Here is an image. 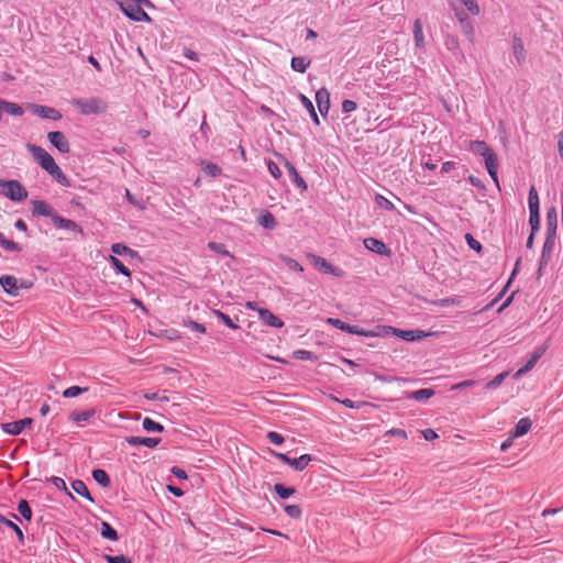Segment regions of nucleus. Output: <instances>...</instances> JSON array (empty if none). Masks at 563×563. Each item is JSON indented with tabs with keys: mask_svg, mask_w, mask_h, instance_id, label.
Wrapping results in <instances>:
<instances>
[{
	"mask_svg": "<svg viewBox=\"0 0 563 563\" xmlns=\"http://www.w3.org/2000/svg\"><path fill=\"white\" fill-rule=\"evenodd\" d=\"M470 151H472L474 154L483 156L485 158V166L489 174V176L498 183L497 178V168H498V159L493 151L488 146V144L484 141H472L470 143Z\"/></svg>",
	"mask_w": 563,
	"mask_h": 563,
	"instance_id": "1",
	"label": "nucleus"
},
{
	"mask_svg": "<svg viewBox=\"0 0 563 563\" xmlns=\"http://www.w3.org/2000/svg\"><path fill=\"white\" fill-rule=\"evenodd\" d=\"M118 4L123 13L133 21H152L150 15L143 9V7H154L150 0H120Z\"/></svg>",
	"mask_w": 563,
	"mask_h": 563,
	"instance_id": "2",
	"label": "nucleus"
},
{
	"mask_svg": "<svg viewBox=\"0 0 563 563\" xmlns=\"http://www.w3.org/2000/svg\"><path fill=\"white\" fill-rule=\"evenodd\" d=\"M70 103L75 106L84 115L101 114L104 113L108 109L107 102L99 97L73 99Z\"/></svg>",
	"mask_w": 563,
	"mask_h": 563,
	"instance_id": "3",
	"label": "nucleus"
},
{
	"mask_svg": "<svg viewBox=\"0 0 563 563\" xmlns=\"http://www.w3.org/2000/svg\"><path fill=\"white\" fill-rule=\"evenodd\" d=\"M0 195L12 201H22L27 198V191L19 180L0 179Z\"/></svg>",
	"mask_w": 563,
	"mask_h": 563,
	"instance_id": "4",
	"label": "nucleus"
},
{
	"mask_svg": "<svg viewBox=\"0 0 563 563\" xmlns=\"http://www.w3.org/2000/svg\"><path fill=\"white\" fill-rule=\"evenodd\" d=\"M26 150L31 153L34 161L47 173L56 165L53 156L47 153L43 147L27 143Z\"/></svg>",
	"mask_w": 563,
	"mask_h": 563,
	"instance_id": "5",
	"label": "nucleus"
},
{
	"mask_svg": "<svg viewBox=\"0 0 563 563\" xmlns=\"http://www.w3.org/2000/svg\"><path fill=\"white\" fill-rule=\"evenodd\" d=\"M0 285L3 287V290L10 295V296H18L19 295V290L21 288H29L31 286L25 284V283H21L19 284V280L16 277L14 276H11V275H2L0 277Z\"/></svg>",
	"mask_w": 563,
	"mask_h": 563,
	"instance_id": "6",
	"label": "nucleus"
},
{
	"mask_svg": "<svg viewBox=\"0 0 563 563\" xmlns=\"http://www.w3.org/2000/svg\"><path fill=\"white\" fill-rule=\"evenodd\" d=\"M308 258L311 261V263L317 268H319L321 272H323L325 274H331V275H334V276H341L342 275L340 268L333 266L330 262H328L325 258H323L321 256H318V255L309 253L308 254Z\"/></svg>",
	"mask_w": 563,
	"mask_h": 563,
	"instance_id": "7",
	"label": "nucleus"
},
{
	"mask_svg": "<svg viewBox=\"0 0 563 563\" xmlns=\"http://www.w3.org/2000/svg\"><path fill=\"white\" fill-rule=\"evenodd\" d=\"M47 139L49 143L56 147L60 153L67 154L70 151V145L65 134L60 131L48 132Z\"/></svg>",
	"mask_w": 563,
	"mask_h": 563,
	"instance_id": "8",
	"label": "nucleus"
},
{
	"mask_svg": "<svg viewBox=\"0 0 563 563\" xmlns=\"http://www.w3.org/2000/svg\"><path fill=\"white\" fill-rule=\"evenodd\" d=\"M32 213L36 217H48L54 220L57 216L53 207L44 200H32Z\"/></svg>",
	"mask_w": 563,
	"mask_h": 563,
	"instance_id": "9",
	"label": "nucleus"
},
{
	"mask_svg": "<svg viewBox=\"0 0 563 563\" xmlns=\"http://www.w3.org/2000/svg\"><path fill=\"white\" fill-rule=\"evenodd\" d=\"M31 111L34 115L40 118L48 119V120H60L62 114L58 110L52 107L41 106V104H31Z\"/></svg>",
	"mask_w": 563,
	"mask_h": 563,
	"instance_id": "10",
	"label": "nucleus"
},
{
	"mask_svg": "<svg viewBox=\"0 0 563 563\" xmlns=\"http://www.w3.org/2000/svg\"><path fill=\"white\" fill-rule=\"evenodd\" d=\"M555 235H547L545 241L543 243L542 253L540 257V265H539V272L548 265L549 261L551 260L553 250L555 247Z\"/></svg>",
	"mask_w": 563,
	"mask_h": 563,
	"instance_id": "11",
	"label": "nucleus"
},
{
	"mask_svg": "<svg viewBox=\"0 0 563 563\" xmlns=\"http://www.w3.org/2000/svg\"><path fill=\"white\" fill-rule=\"evenodd\" d=\"M328 322L330 324H332L333 327H335L336 329H340V330H342L344 332H347V333L358 334V335H364V336H372L373 335V333L364 331L363 329H360L357 325H351L349 323H345L344 321H342L340 319L330 318L328 320Z\"/></svg>",
	"mask_w": 563,
	"mask_h": 563,
	"instance_id": "12",
	"label": "nucleus"
},
{
	"mask_svg": "<svg viewBox=\"0 0 563 563\" xmlns=\"http://www.w3.org/2000/svg\"><path fill=\"white\" fill-rule=\"evenodd\" d=\"M33 422L32 418H24L18 421L8 422L2 424V430L9 434L18 435L25 427L31 426Z\"/></svg>",
	"mask_w": 563,
	"mask_h": 563,
	"instance_id": "13",
	"label": "nucleus"
},
{
	"mask_svg": "<svg viewBox=\"0 0 563 563\" xmlns=\"http://www.w3.org/2000/svg\"><path fill=\"white\" fill-rule=\"evenodd\" d=\"M53 222L57 229H63L70 232L84 234L82 228L79 224H77L74 220L66 219L57 214L56 217H54Z\"/></svg>",
	"mask_w": 563,
	"mask_h": 563,
	"instance_id": "14",
	"label": "nucleus"
},
{
	"mask_svg": "<svg viewBox=\"0 0 563 563\" xmlns=\"http://www.w3.org/2000/svg\"><path fill=\"white\" fill-rule=\"evenodd\" d=\"M544 353V349L543 347H538L530 356V358L527 361V363L521 367L519 368L514 377L515 378H519L521 377L522 375H525L526 373H528L529 371H531L536 364L538 363V361L541 358V356L543 355Z\"/></svg>",
	"mask_w": 563,
	"mask_h": 563,
	"instance_id": "15",
	"label": "nucleus"
},
{
	"mask_svg": "<svg viewBox=\"0 0 563 563\" xmlns=\"http://www.w3.org/2000/svg\"><path fill=\"white\" fill-rule=\"evenodd\" d=\"M95 415V408H89L82 411L74 410L69 413V420L75 422L77 426L82 427L85 423L89 422Z\"/></svg>",
	"mask_w": 563,
	"mask_h": 563,
	"instance_id": "16",
	"label": "nucleus"
},
{
	"mask_svg": "<svg viewBox=\"0 0 563 563\" xmlns=\"http://www.w3.org/2000/svg\"><path fill=\"white\" fill-rule=\"evenodd\" d=\"M316 102L321 115H327L330 109V93L327 88H320L316 92Z\"/></svg>",
	"mask_w": 563,
	"mask_h": 563,
	"instance_id": "17",
	"label": "nucleus"
},
{
	"mask_svg": "<svg viewBox=\"0 0 563 563\" xmlns=\"http://www.w3.org/2000/svg\"><path fill=\"white\" fill-rule=\"evenodd\" d=\"M364 246L367 250H369L374 253H377L379 255H389L390 254V251L388 250L386 244L383 241L375 239V238H366L364 240Z\"/></svg>",
	"mask_w": 563,
	"mask_h": 563,
	"instance_id": "18",
	"label": "nucleus"
},
{
	"mask_svg": "<svg viewBox=\"0 0 563 563\" xmlns=\"http://www.w3.org/2000/svg\"><path fill=\"white\" fill-rule=\"evenodd\" d=\"M258 316L261 321L269 327L273 328H282L284 325V322L275 316L273 312H271L268 309L261 308L258 309Z\"/></svg>",
	"mask_w": 563,
	"mask_h": 563,
	"instance_id": "19",
	"label": "nucleus"
},
{
	"mask_svg": "<svg viewBox=\"0 0 563 563\" xmlns=\"http://www.w3.org/2000/svg\"><path fill=\"white\" fill-rule=\"evenodd\" d=\"M161 438H142V437H129L126 438V442L132 445H144L146 448L153 449L161 443Z\"/></svg>",
	"mask_w": 563,
	"mask_h": 563,
	"instance_id": "20",
	"label": "nucleus"
},
{
	"mask_svg": "<svg viewBox=\"0 0 563 563\" xmlns=\"http://www.w3.org/2000/svg\"><path fill=\"white\" fill-rule=\"evenodd\" d=\"M512 53L518 65H521L526 60V49L522 40L514 35L512 37Z\"/></svg>",
	"mask_w": 563,
	"mask_h": 563,
	"instance_id": "21",
	"label": "nucleus"
},
{
	"mask_svg": "<svg viewBox=\"0 0 563 563\" xmlns=\"http://www.w3.org/2000/svg\"><path fill=\"white\" fill-rule=\"evenodd\" d=\"M284 166L286 167L289 176L292 178V181L295 183V185L298 188H300L302 190H306L307 189V184L303 180V178L299 175V173L297 172L295 165L292 163H290L289 161L285 159L284 161Z\"/></svg>",
	"mask_w": 563,
	"mask_h": 563,
	"instance_id": "22",
	"label": "nucleus"
},
{
	"mask_svg": "<svg viewBox=\"0 0 563 563\" xmlns=\"http://www.w3.org/2000/svg\"><path fill=\"white\" fill-rule=\"evenodd\" d=\"M558 229V212L554 207H551L547 212V235L556 236Z\"/></svg>",
	"mask_w": 563,
	"mask_h": 563,
	"instance_id": "23",
	"label": "nucleus"
},
{
	"mask_svg": "<svg viewBox=\"0 0 563 563\" xmlns=\"http://www.w3.org/2000/svg\"><path fill=\"white\" fill-rule=\"evenodd\" d=\"M531 420L529 418H521L511 431L512 438H519L527 434L531 428Z\"/></svg>",
	"mask_w": 563,
	"mask_h": 563,
	"instance_id": "24",
	"label": "nucleus"
},
{
	"mask_svg": "<svg viewBox=\"0 0 563 563\" xmlns=\"http://www.w3.org/2000/svg\"><path fill=\"white\" fill-rule=\"evenodd\" d=\"M434 395L432 388H423L407 394V398L416 401H426Z\"/></svg>",
	"mask_w": 563,
	"mask_h": 563,
	"instance_id": "25",
	"label": "nucleus"
},
{
	"mask_svg": "<svg viewBox=\"0 0 563 563\" xmlns=\"http://www.w3.org/2000/svg\"><path fill=\"white\" fill-rule=\"evenodd\" d=\"M456 18L459 22L461 23L463 32L468 36L472 37L474 33V27L472 22L470 21L467 14L463 11L456 12Z\"/></svg>",
	"mask_w": 563,
	"mask_h": 563,
	"instance_id": "26",
	"label": "nucleus"
},
{
	"mask_svg": "<svg viewBox=\"0 0 563 563\" xmlns=\"http://www.w3.org/2000/svg\"><path fill=\"white\" fill-rule=\"evenodd\" d=\"M0 107L2 109V113L7 112L11 115H22L23 114V109L18 103L9 102V101L1 99Z\"/></svg>",
	"mask_w": 563,
	"mask_h": 563,
	"instance_id": "27",
	"label": "nucleus"
},
{
	"mask_svg": "<svg viewBox=\"0 0 563 563\" xmlns=\"http://www.w3.org/2000/svg\"><path fill=\"white\" fill-rule=\"evenodd\" d=\"M299 99H300V102L301 104L307 109V112H309L312 121L314 122L316 125H319L320 124V120H319V117L314 110V107H313V103L312 101L306 97L305 95H299Z\"/></svg>",
	"mask_w": 563,
	"mask_h": 563,
	"instance_id": "28",
	"label": "nucleus"
},
{
	"mask_svg": "<svg viewBox=\"0 0 563 563\" xmlns=\"http://www.w3.org/2000/svg\"><path fill=\"white\" fill-rule=\"evenodd\" d=\"M312 457L309 454H302L298 459H290L289 466L292 467L296 471H303L307 465L311 462Z\"/></svg>",
	"mask_w": 563,
	"mask_h": 563,
	"instance_id": "29",
	"label": "nucleus"
},
{
	"mask_svg": "<svg viewBox=\"0 0 563 563\" xmlns=\"http://www.w3.org/2000/svg\"><path fill=\"white\" fill-rule=\"evenodd\" d=\"M100 534L102 538L111 541H117L119 539L118 532L107 521H101Z\"/></svg>",
	"mask_w": 563,
	"mask_h": 563,
	"instance_id": "30",
	"label": "nucleus"
},
{
	"mask_svg": "<svg viewBox=\"0 0 563 563\" xmlns=\"http://www.w3.org/2000/svg\"><path fill=\"white\" fill-rule=\"evenodd\" d=\"M71 488L76 494H78V495L85 497L86 499H88L89 501L93 503V498L91 497L86 484L82 481H80V479L74 481L71 483Z\"/></svg>",
	"mask_w": 563,
	"mask_h": 563,
	"instance_id": "31",
	"label": "nucleus"
},
{
	"mask_svg": "<svg viewBox=\"0 0 563 563\" xmlns=\"http://www.w3.org/2000/svg\"><path fill=\"white\" fill-rule=\"evenodd\" d=\"M413 38H415V43H416V46L419 47V48H423L424 47V37H423V33H422V24H421V21L419 19H417L413 23Z\"/></svg>",
	"mask_w": 563,
	"mask_h": 563,
	"instance_id": "32",
	"label": "nucleus"
},
{
	"mask_svg": "<svg viewBox=\"0 0 563 563\" xmlns=\"http://www.w3.org/2000/svg\"><path fill=\"white\" fill-rule=\"evenodd\" d=\"M290 65L295 71L305 73L310 65V60L301 56L292 57Z\"/></svg>",
	"mask_w": 563,
	"mask_h": 563,
	"instance_id": "33",
	"label": "nucleus"
},
{
	"mask_svg": "<svg viewBox=\"0 0 563 563\" xmlns=\"http://www.w3.org/2000/svg\"><path fill=\"white\" fill-rule=\"evenodd\" d=\"M200 165L203 173L209 177H217L221 174V168L214 163L201 161Z\"/></svg>",
	"mask_w": 563,
	"mask_h": 563,
	"instance_id": "34",
	"label": "nucleus"
},
{
	"mask_svg": "<svg viewBox=\"0 0 563 563\" xmlns=\"http://www.w3.org/2000/svg\"><path fill=\"white\" fill-rule=\"evenodd\" d=\"M111 252L113 254H118V255H128V256H131V257L137 256V252L136 251L128 247L126 245H124L122 243H114V244H112Z\"/></svg>",
	"mask_w": 563,
	"mask_h": 563,
	"instance_id": "35",
	"label": "nucleus"
},
{
	"mask_svg": "<svg viewBox=\"0 0 563 563\" xmlns=\"http://www.w3.org/2000/svg\"><path fill=\"white\" fill-rule=\"evenodd\" d=\"M48 174L60 185L69 186V180L66 175L63 173L60 167L56 164Z\"/></svg>",
	"mask_w": 563,
	"mask_h": 563,
	"instance_id": "36",
	"label": "nucleus"
},
{
	"mask_svg": "<svg viewBox=\"0 0 563 563\" xmlns=\"http://www.w3.org/2000/svg\"><path fill=\"white\" fill-rule=\"evenodd\" d=\"M258 223L265 229H274L276 227V220L269 211H265L258 217Z\"/></svg>",
	"mask_w": 563,
	"mask_h": 563,
	"instance_id": "37",
	"label": "nucleus"
},
{
	"mask_svg": "<svg viewBox=\"0 0 563 563\" xmlns=\"http://www.w3.org/2000/svg\"><path fill=\"white\" fill-rule=\"evenodd\" d=\"M92 477L102 487H108L111 483L107 472L100 468L92 471Z\"/></svg>",
	"mask_w": 563,
	"mask_h": 563,
	"instance_id": "38",
	"label": "nucleus"
},
{
	"mask_svg": "<svg viewBox=\"0 0 563 563\" xmlns=\"http://www.w3.org/2000/svg\"><path fill=\"white\" fill-rule=\"evenodd\" d=\"M398 335L406 341H415L417 339L424 338L426 333L421 330H401Z\"/></svg>",
	"mask_w": 563,
	"mask_h": 563,
	"instance_id": "39",
	"label": "nucleus"
},
{
	"mask_svg": "<svg viewBox=\"0 0 563 563\" xmlns=\"http://www.w3.org/2000/svg\"><path fill=\"white\" fill-rule=\"evenodd\" d=\"M142 426H143V429L146 430L147 432H163L164 431V426L158 422H155L151 418H145L142 422Z\"/></svg>",
	"mask_w": 563,
	"mask_h": 563,
	"instance_id": "40",
	"label": "nucleus"
},
{
	"mask_svg": "<svg viewBox=\"0 0 563 563\" xmlns=\"http://www.w3.org/2000/svg\"><path fill=\"white\" fill-rule=\"evenodd\" d=\"M274 490L275 493L282 498V499H287L289 498L290 496H292L295 494V488L292 487H286L284 486L283 484H275L274 485Z\"/></svg>",
	"mask_w": 563,
	"mask_h": 563,
	"instance_id": "41",
	"label": "nucleus"
},
{
	"mask_svg": "<svg viewBox=\"0 0 563 563\" xmlns=\"http://www.w3.org/2000/svg\"><path fill=\"white\" fill-rule=\"evenodd\" d=\"M19 514L25 519L31 520L32 518V509L25 499H21L18 504Z\"/></svg>",
	"mask_w": 563,
	"mask_h": 563,
	"instance_id": "42",
	"label": "nucleus"
},
{
	"mask_svg": "<svg viewBox=\"0 0 563 563\" xmlns=\"http://www.w3.org/2000/svg\"><path fill=\"white\" fill-rule=\"evenodd\" d=\"M110 263L112 264V266L119 272L121 273L122 275L126 276V277H130L131 276V272L128 267L124 266V264L115 256L113 255H110Z\"/></svg>",
	"mask_w": 563,
	"mask_h": 563,
	"instance_id": "43",
	"label": "nucleus"
},
{
	"mask_svg": "<svg viewBox=\"0 0 563 563\" xmlns=\"http://www.w3.org/2000/svg\"><path fill=\"white\" fill-rule=\"evenodd\" d=\"M0 245L4 250L10 251V252H20L21 251V247H20V245L18 243H15L14 241L5 239L2 233H1V236H0Z\"/></svg>",
	"mask_w": 563,
	"mask_h": 563,
	"instance_id": "44",
	"label": "nucleus"
},
{
	"mask_svg": "<svg viewBox=\"0 0 563 563\" xmlns=\"http://www.w3.org/2000/svg\"><path fill=\"white\" fill-rule=\"evenodd\" d=\"M507 376H508V372H503V373L498 374L492 380L486 383L485 388L486 389L497 388L498 386H500L503 384V382L505 380V378Z\"/></svg>",
	"mask_w": 563,
	"mask_h": 563,
	"instance_id": "45",
	"label": "nucleus"
},
{
	"mask_svg": "<svg viewBox=\"0 0 563 563\" xmlns=\"http://www.w3.org/2000/svg\"><path fill=\"white\" fill-rule=\"evenodd\" d=\"M87 390H88L87 387L70 386L63 391V396L65 398H73V397L79 396L80 394H82Z\"/></svg>",
	"mask_w": 563,
	"mask_h": 563,
	"instance_id": "46",
	"label": "nucleus"
},
{
	"mask_svg": "<svg viewBox=\"0 0 563 563\" xmlns=\"http://www.w3.org/2000/svg\"><path fill=\"white\" fill-rule=\"evenodd\" d=\"M375 201H376L378 207H380V208H383L385 210H389V211L395 210V205L390 200L385 198L383 195L377 194L375 196Z\"/></svg>",
	"mask_w": 563,
	"mask_h": 563,
	"instance_id": "47",
	"label": "nucleus"
},
{
	"mask_svg": "<svg viewBox=\"0 0 563 563\" xmlns=\"http://www.w3.org/2000/svg\"><path fill=\"white\" fill-rule=\"evenodd\" d=\"M208 247L218 253V254H221L222 256H227V257H230L231 256V253L227 250L225 245L222 244V243H218V242H209L208 243Z\"/></svg>",
	"mask_w": 563,
	"mask_h": 563,
	"instance_id": "48",
	"label": "nucleus"
},
{
	"mask_svg": "<svg viewBox=\"0 0 563 563\" xmlns=\"http://www.w3.org/2000/svg\"><path fill=\"white\" fill-rule=\"evenodd\" d=\"M214 316L221 320L227 327L231 329H239V325L232 321V319L220 310H213Z\"/></svg>",
	"mask_w": 563,
	"mask_h": 563,
	"instance_id": "49",
	"label": "nucleus"
},
{
	"mask_svg": "<svg viewBox=\"0 0 563 563\" xmlns=\"http://www.w3.org/2000/svg\"><path fill=\"white\" fill-rule=\"evenodd\" d=\"M282 260L289 269L300 273L303 272V267L295 258L283 256Z\"/></svg>",
	"mask_w": 563,
	"mask_h": 563,
	"instance_id": "50",
	"label": "nucleus"
},
{
	"mask_svg": "<svg viewBox=\"0 0 563 563\" xmlns=\"http://www.w3.org/2000/svg\"><path fill=\"white\" fill-rule=\"evenodd\" d=\"M103 559L108 562V563H132L131 560L123 555V554H120V555H109V554H104L103 555Z\"/></svg>",
	"mask_w": 563,
	"mask_h": 563,
	"instance_id": "51",
	"label": "nucleus"
},
{
	"mask_svg": "<svg viewBox=\"0 0 563 563\" xmlns=\"http://www.w3.org/2000/svg\"><path fill=\"white\" fill-rule=\"evenodd\" d=\"M529 224L531 227L532 235H536V233L540 229V214L539 213H530Z\"/></svg>",
	"mask_w": 563,
	"mask_h": 563,
	"instance_id": "52",
	"label": "nucleus"
},
{
	"mask_svg": "<svg viewBox=\"0 0 563 563\" xmlns=\"http://www.w3.org/2000/svg\"><path fill=\"white\" fill-rule=\"evenodd\" d=\"M284 510L290 518H299L301 516V509L298 505H287Z\"/></svg>",
	"mask_w": 563,
	"mask_h": 563,
	"instance_id": "53",
	"label": "nucleus"
},
{
	"mask_svg": "<svg viewBox=\"0 0 563 563\" xmlns=\"http://www.w3.org/2000/svg\"><path fill=\"white\" fill-rule=\"evenodd\" d=\"M462 2L473 15L479 14V7L475 0H462Z\"/></svg>",
	"mask_w": 563,
	"mask_h": 563,
	"instance_id": "54",
	"label": "nucleus"
},
{
	"mask_svg": "<svg viewBox=\"0 0 563 563\" xmlns=\"http://www.w3.org/2000/svg\"><path fill=\"white\" fill-rule=\"evenodd\" d=\"M267 168H268L269 174H271L274 178H276V179L280 178V176H282V172H280V169H279L278 165H277L275 162H273V161H268V162H267Z\"/></svg>",
	"mask_w": 563,
	"mask_h": 563,
	"instance_id": "55",
	"label": "nucleus"
},
{
	"mask_svg": "<svg viewBox=\"0 0 563 563\" xmlns=\"http://www.w3.org/2000/svg\"><path fill=\"white\" fill-rule=\"evenodd\" d=\"M267 439L275 445H280L284 442V437L275 431H269L267 433Z\"/></svg>",
	"mask_w": 563,
	"mask_h": 563,
	"instance_id": "56",
	"label": "nucleus"
},
{
	"mask_svg": "<svg viewBox=\"0 0 563 563\" xmlns=\"http://www.w3.org/2000/svg\"><path fill=\"white\" fill-rule=\"evenodd\" d=\"M465 239L467 241L468 246L472 250H475L477 252H479L482 250V244L477 240H475L472 234L467 233L465 235Z\"/></svg>",
	"mask_w": 563,
	"mask_h": 563,
	"instance_id": "57",
	"label": "nucleus"
},
{
	"mask_svg": "<svg viewBox=\"0 0 563 563\" xmlns=\"http://www.w3.org/2000/svg\"><path fill=\"white\" fill-rule=\"evenodd\" d=\"M357 104L355 101L346 99L342 102V111L345 113L356 110Z\"/></svg>",
	"mask_w": 563,
	"mask_h": 563,
	"instance_id": "58",
	"label": "nucleus"
},
{
	"mask_svg": "<svg viewBox=\"0 0 563 563\" xmlns=\"http://www.w3.org/2000/svg\"><path fill=\"white\" fill-rule=\"evenodd\" d=\"M144 397L148 400L169 401L167 396L161 395L159 393H146Z\"/></svg>",
	"mask_w": 563,
	"mask_h": 563,
	"instance_id": "59",
	"label": "nucleus"
},
{
	"mask_svg": "<svg viewBox=\"0 0 563 563\" xmlns=\"http://www.w3.org/2000/svg\"><path fill=\"white\" fill-rule=\"evenodd\" d=\"M294 356L297 360H310L312 357V353L307 350H297L294 352Z\"/></svg>",
	"mask_w": 563,
	"mask_h": 563,
	"instance_id": "60",
	"label": "nucleus"
},
{
	"mask_svg": "<svg viewBox=\"0 0 563 563\" xmlns=\"http://www.w3.org/2000/svg\"><path fill=\"white\" fill-rule=\"evenodd\" d=\"M475 380H472V379H467V380H463L461 383H457L455 385L452 386V390H457V389H464V388H467V387H471V386H474L475 385Z\"/></svg>",
	"mask_w": 563,
	"mask_h": 563,
	"instance_id": "61",
	"label": "nucleus"
},
{
	"mask_svg": "<svg viewBox=\"0 0 563 563\" xmlns=\"http://www.w3.org/2000/svg\"><path fill=\"white\" fill-rule=\"evenodd\" d=\"M422 435L427 441H433L438 438V433L432 429L423 430Z\"/></svg>",
	"mask_w": 563,
	"mask_h": 563,
	"instance_id": "62",
	"label": "nucleus"
},
{
	"mask_svg": "<svg viewBox=\"0 0 563 563\" xmlns=\"http://www.w3.org/2000/svg\"><path fill=\"white\" fill-rule=\"evenodd\" d=\"M272 454L278 459L279 461H282L283 463L289 465L290 464V459L287 454H284V453H280V452H276V451H272Z\"/></svg>",
	"mask_w": 563,
	"mask_h": 563,
	"instance_id": "63",
	"label": "nucleus"
},
{
	"mask_svg": "<svg viewBox=\"0 0 563 563\" xmlns=\"http://www.w3.org/2000/svg\"><path fill=\"white\" fill-rule=\"evenodd\" d=\"M188 325L194 331H197V332H200V333H205L206 332L205 325L201 324V323H198L196 321H189Z\"/></svg>",
	"mask_w": 563,
	"mask_h": 563,
	"instance_id": "64",
	"label": "nucleus"
}]
</instances>
